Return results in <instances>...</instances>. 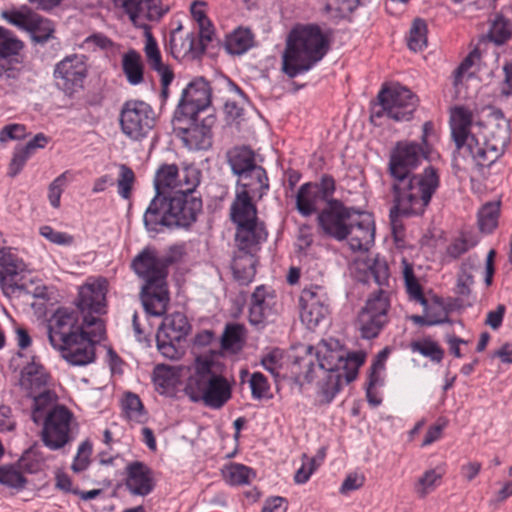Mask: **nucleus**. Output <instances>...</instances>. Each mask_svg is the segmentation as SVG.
<instances>
[{
	"label": "nucleus",
	"mask_w": 512,
	"mask_h": 512,
	"mask_svg": "<svg viewBox=\"0 0 512 512\" xmlns=\"http://www.w3.org/2000/svg\"><path fill=\"white\" fill-rule=\"evenodd\" d=\"M119 124L126 137L133 141H141L154 128L156 115L150 104L142 100L130 99L122 104Z\"/></svg>",
	"instance_id": "9b49d317"
},
{
	"label": "nucleus",
	"mask_w": 512,
	"mask_h": 512,
	"mask_svg": "<svg viewBox=\"0 0 512 512\" xmlns=\"http://www.w3.org/2000/svg\"><path fill=\"white\" fill-rule=\"evenodd\" d=\"M1 17L27 33L36 55L42 61L53 60L62 50V42L56 35L54 21L38 14L27 5L3 10Z\"/></svg>",
	"instance_id": "423d86ee"
},
{
	"label": "nucleus",
	"mask_w": 512,
	"mask_h": 512,
	"mask_svg": "<svg viewBox=\"0 0 512 512\" xmlns=\"http://www.w3.org/2000/svg\"><path fill=\"white\" fill-rule=\"evenodd\" d=\"M114 2H122L133 25H137V19L142 18L148 21H158L166 12L159 6V0H114Z\"/></svg>",
	"instance_id": "7c9ffc66"
},
{
	"label": "nucleus",
	"mask_w": 512,
	"mask_h": 512,
	"mask_svg": "<svg viewBox=\"0 0 512 512\" xmlns=\"http://www.w3.org/2000/svg\"><path fill=\"white\" fill-rule=\"evenodd\" d=\"M226 156L232 173L237 177L261 166L256 163L255 152L246 145L231 148Z\"/></svg>",
	"instance_id": "473e14b6"
},
{
	"label": "nucleus",
	"mask_w": 512,
	"mask_h": 512,
	"mask_svg": "<svg viewBox=\"0 0 512 512\" xmlns=\"http://www.w3.org/2000/svg\"><path fill=\"white\" fill-rule=\"evenodd\" d=\"M236 225L235 241L240 251L253 256L260 250V244L268 237L265 223L257 220H250Z\"/></svg>",
	"instance_id": "393cba45"
},
{
	"label": "nucleus",
	"mask_w": 512,
	"mask_h": 512,
	"mask_svg": "<svg viewBox=\"0 0 512 512\" xmlns=\"http://www.w3.org/2000/svg\"><path fill=\"white\" fill-rule=\"evenodd\" d=\"M429 155L423 145L410 140L397 141L390 152L387 171L392 182L388 218L391 235L399 249L406 247L403 219L423 217L440 186V176L434 166L428 165L421 172H415Z\"/></svg>",
	"instance_id": "f257e3e1"
},
{
	"label": "nucleus",
	"mask_w": 512,
	"mask_h": 512,
	"mask_svg": "<svg viewBox=\"0 0 512 512\" xmlns=\"http://www.w3.org/2000/svg\"><path fill=\"white\" fill-rule=\"evenodd\" d=\"M289 378L300 388L305 383H312L318 376V370L314 361V347L307 346L304 355L296 356L289 367Z\"/></svg>",
	"instance_id": "c756f323"
},
{
	"label": "nucleus",
	"mask_w": 512,
	"mask_h": 512,
	"mask_svg": "<svg viewBox=\"0 0 512 512\" xmlns=\"http://www.w3.org/2000/svg\"><path fill=\"white\" fill-rule=\"evenodd\" d=\"M273 293L267 290H254L249 305V321L253 325L262 324L266 318V312L270 310V301L274 299Z\"/></svg>",
	"instance_id": "e433bc0d"
},
{
	"label": "nucleus",
	"mask_w": 512,
	"mask_h": 512,
	"mask_svg": "<svg viewBox=\"0 0 512 512\" xmlns=\"http://www.w3.org/2000/svg\"><path fill=\"white\" fill-rule=\"evenodd\" d=\"M178 178L179 168L176 164H161L156 170L153 180L155 193L169 196L172 192L179 191L177 189Z\"/></svg>",
	"instance_id": "72a5a7b5"
},
{
	"label": "nucleus",
	"mask_w": 512,
	"mask_h": 512,
	"mask_svg": "<svg viewBox=\"0 0 512 512\" xmlns=\"http://www.w3.org/2000/svg\"><path fill=\"white\" fill-rule=\"evenodd\" d=\"M26 126L23 124H8L0 130V142L20 140L26 137Z\"/></svg>",
	"instance_id": "338daca9"
},
{
	"label": "nucleus",
	"mask_w": 512,
	"mask_h": 512,
	"mask_svg": "<svg viewBox=\"0 0 512 512\" xmlns=\"http://www.w3.org/2000/svg\"><path fill=\"white\" fill-rule=\"evenodd\" d=\"M143 225L150 237L176 230L169 196L155 193L144 211Z\"/></svg>",
	"instance_id": "6ab92c4d"
},
{
	"label": "nucleus",
	"mask_w": 512,
	"mask_h": 512,
	"mask_svg": "<svg viewBox=\"0 0 512 512\" xmlns=\"http://www.w3.org/2000/svg\"><path fill=\"white\" fill-rule=\"evenodd\" d=\"M24 48V43L13 33L0 26V60H10L20 63L18 57L21 50Z\"/></svg>",
	"instance_id": "4c0bfd02"
},
{
	"label": "nucleus",
	"mask_w": 512,
	"mask_h": 512,
	"mask_svg": "<svg viewBox=\"0 0 512 512\" xmlns=\"http://www.w3.org/2000/svg\"><path fill=\"white\" fill-rule=\"evenodd\" d=\"M269 190L270 180L267 171L260 166L239 176L235 191H244L248 195L254 196L256 201H261L268 195Z\"/></svg>",
	"instance_id": "c85d7f7f"
},
{
	"label": "nucleus",
	"mask_w": 512,
	"mask_h": 512,
	"mask_svg": "<svg viewBox=\"0 0 512 512\" xmlns=\"http://www.w3.org/2000/svg\"><path fill=\"white\" fill-rule=\"evenodd\" d=\"M482 266L476 255L468 256L462 263L457 274V288H470L475 284L477 275H481Z\"/></svg>",
	"instance_id": "a19ab883"
},
{
	"label": "nucleus",
	"mask_w": 512,
	"mask_h": 512,
	"mask_svg": "<svg viewBox=\"0 0 512 512\" xmlns=\"http://www.w3.org/2000/svg\"><path fill=\"white\" fill-rule=\"evenodd\" d=\"M444 476V471L440 468L426 470L415 484V492L419 498H425L434 491L440 484Z\"/></svg>",
	"instance_id": "8fccbe9b"
},
{
	"label": "nucleus",
	"mask_w": 512,
	"mask_h": 512,
	"mask_svg": "<svg viewBox=\"0 0 512 512\" xmlns=\"http://www.w3.org/2000/svg\"><path fill=\"white\" fill-rule=\"evenodd\" d=\"M223 368L224 365L212 357H197L195 371L184 386L185 395L194 403L221 409L232 398V386L222 375Z\"/></svg>",
	"instance_id": "39448f33"
},
{
	"label": "nucleus",
	"mask_w": 512,
	"mask_h": 512,
	"mask_svg": "<svg viewBox=\"0 0 512 512\" xmlns=\"http://www.w3.org/2000/svg\"><path fill=\"white\" fill-rule=\"evenodd\" d=\"M354 278L362 284H370L373 281L379 288L384 286L391 288L396 283V280L393 279V284H391L388 262L385 257L379 254L367 258L362 264L358 265L354 271Z\"/></svg>",
	"instance_id": "b1692460"
},
{
	"label": "nucleus",
	"mask_w": 512,
	"mask_h": 512,
	"mask_svg": "<svg viewBox=\"0 0 512 512\" xmlns=\"http://www.w3.org/2000/svg\"><path fill=\"white\" fill-rule=\"evenodd\" d=\"M92 454V444L85 440L83 441L77 450V454L75 455L71 469L74 473H80L85 471L90 465V456Z\"/></svg>",
	"instance_id": "bf43d9fd"
},
{
	"label": "nucleus",
	"mask_w": 512,
	"mask_h": 512,
	"mask_svg": "<svg viewBox=\"0 0 512 512\" xmlns=\"http://www.w3.org/2000/svg\"><path fill=\"white\" fill-rule=\"evenodd\" d=\"M175 229H189L203 211V201L198 191L182 190L169 195Z\"/></svg>",
	"instance_id": "aec40b11"
},
{
	"label": "nucleus",
	"mask_w": 512,
	"mask_h": 512,
	"mask_svg": "<svg viewBox=\"0 0 512 512\" xmlns=\"http://www.w3.org/2000/svg\"><path fill=\"white\" fill-rule=\"evenodd\" d=\"M502 70L504 78L500 83V95L510 98L512 97V59L505 61Z\"/></svg>",
	"instance_id": "774afa93"
},
{
	"label": "nucleus",
	"mask_w": 512,
	"mask_h": 512,
	"mask_svg": "<svg viewBox=\"0 0 512 512\" xmlns=\"http://www.w3.org/2000/svg\"><path fill=\"white\" fill-rule=\"evenodd\" d=\"M123 476V484L132 496L145 497L152 493L156 486L153 470L142 461L127 463Z\"/></svg>",
	"instance_id": "5701e85b"
},
{
	"label": "nucleus",
	"mask_w": 512,
	"mask_h": 512,
	"mask_svg": "<svg viewBox=\"0 0 512 512\" xmlns=\"http://www.w3.org/2000/svg\"><path fill=\"white\" fill-rule=\"evenodd\" d=\"M336 192V180L331 174H322L318 181L303 183L295 196V208L302 217L318 214L320 205L330 201Z\"/></svg>",
	"instance_id": "ddd939ff"
},
{
	"label": "nucleus",
	"mask_w": 512,
	"mask_h": 512,
	"mask_svg": "<svg viewBox=\"0 0 512 512\" xmlns=\"http://www.w3.org/2000/svg\"><path fill=\"white\" fill-rule=\"evenodd\" d=\"M72 412L64 405L57 404L51 408L42 420V442L51 450H58L70 441V424Z\"/></svg>",
	"instance_id": "dca6fc26"
},
{
	"label": "nucleus",
	"mask_w": 512,
	"mask_h": 512,
	"mask_svg": "<svg viewBox=\"0 0 512 512\" xmlns=\"http://www.w3.org/2000/svg\"><path fill=\"white\" fill-rule=\"evenodd\" d=\"M377 99L381 110L375 112V116L380 118L386 115L395 121L411 120L419 104L418 96L402 85L383 86Z\"/></svg>",
	"instance_id": "f8f14e48"
},
{
	"label": "nucleus",
	"mask_w": 512,
	"mask_h": 512,
	"mask_svg": "<svg viewBox=\"0 0 512 512\" xmlns=\"http://www.w3.org/2000/svg\"><path fill=\"white\" fill-rule=\"evenodd\" d=\"M27 396L33 399L31 419L39 425L46 416V409L57 399V396L49 388L42 389L35 394H27Z\"/></svg>",
	"instance_id": "37998d69"
},
{
	"label": "nucleus",
	"mask_w": 512,
	"mask_h": 512,
	"mask_svg": "<svg viewBox=\"0 0 512 512\" xmlns=\"http://www.w3.org/2000/svg\"><path fill=\"white\" fill-rule=\"evenodd\" d=\"M254 45V35L248 28L238 27L225 38L224 47L230 55H242Z\"/></svg>",
	"instance_id": "f704fd0d"
},
{
	"label": "nucleus",
	"mask_w": 512,
	"mask_h": 512,
	"mask_svg": "<svg viewBox=\"0 0 512 512\" xmlns=\"http://www.w3.org/2000/svg\"><path fill=\"white\" fill-rule=\"evenodd\" d=\"M255 475L253 470L239 463L230 464L226 470L223 471L225 481L230 485H245L250 481V476Z\"/></svg>",
	"instance_id": "864d4df0"
},
{
	"label": "nucleus",
	"mask_w": 512,
	"mask_h": 512,
	"mask_svg": "<svg viewBox=\"0 0 512 512\" xmlns=\"http://www.w3.org/2000/svg\"><path fill=\"white\" fill-rule=\"evenodd\" d=\"M480 59L481 52L479 48L476 47L472 49L454 71L455 83L460 82L464 73H466Z\"/></svg>",
	"instance_id": "69168bd1"
},
{
	"label": "nucleus",
	"mask_w": 512,
	"mask_h": 512,
	"mask_svg": "<svg viewBox=\"0 0 512 512\" xmlns=\"http://www.w3.org/2000/svg\"><path fill=\"white\" fill-rule=\"evenodd\" d=\"M488 37L495 45H504L512 37V22L502 13H497L492 20Z\"/></svg>",
	"instance_id": "c03bdc74"
},
{
	"label": "nucleus",
	"mask_w": 512,
	"mask_h": 512,
	"mask_svg": "<svg viewBox=\"0 0 512 512\" xmlns=\"http://www.w3.org/2000/svg\"><path fill=\"white\" fill-rule=\"evenodd\" d=\"M86 56L71 54L59 61L53 71V77L58 89L72 96L83 87L87 76Z\"/></svg>",
	"instance_id": "f3484780"
},
{
	"label": "nucleus",
	"mask_w": 512,
	"mask_h": 512,
	"mask_svg": "<svg viewBox=\"0 0 512 512\" xmlns=\"http://www.w3.org/2000/svg\"><path fill=\"white\" fill-rule=\"evenodd\" d=\"M212 100V88L209 81L203 77H195L182 90L174 113H187L200 115L210 105Z\"/></svg>",
	"instance_id": "412c9836"
},
{
	"label": "nucleus",
	"mask_w": 512,
	"mask_h": 512,
	"mask_svg": "<svg viewBox=\"0 0 512 512\" xmlns=\"http://www.w3.org/2000/svg\"><path fill=\"white\" fill-rule=\"evenodd\" d=\"M186 255L185 243L170 245L162 256L155 246L146 245L133 257L130 267L143 281L141 288H168L171 265L178 264Z\"/></svg>",
	"instance_id": "0eeeda50"
},
{
	"label": "nucleus",
	"mask_w": 512,
	"mask_h": 512,
	"mask_svg": "<svg viewBox=\"0 0 512 512\" xmlns=\"http://www.w3.org/2000/svg\"><path fill=\"white\" fill-rule=\"evenodd\" d=\"M473 114L465 106H455L450 113L451 137L463 157H471L479 168L493 165L505 152L510 136L509 131L495 141L485 140L482 144L471 133Z\"/></svg>",
	"instance_id": "20e7f679"
},
{
	"label": "nucleus",
	"mask_w": 512,
	"mask_h": 512,
	"mask_svg": "<svg viewBox=\"0 0 512 512\" xmlns=\"http://www.w3.org/2000/svg\"><path fill=\"white\" fill-rule=\"evenodd\" d=\"M16 464L23 474H35L41 470L42 461L38 459L35 453L27 450Z\"/></svg>",
	"instance_id": "0e129e2a"
},
{
	"label": "nucleus",
	"mask_w": 512,
	"mask_h": 512,
	"mask_svg": "<svg viewBox=\"0 0 512 512\" xmlns=\"http://www.w3.org/2000/svg\"><path fill=\"white\" fill-rule=\"evenodd\" d=\"M123 410L129 418L140 420L146 415L144 405L140 397L132 392H127L122 401Z\"/></svg>",
	"instance_id": "13d9d810"
},
{
	"label": "nucleus",
	"mask_w": 512,
	"mask_h": 512,
	"mask_svg": "<svg viewBox=\"0 0 512 512\" xmlns=\"http://www.w3.org/2000/svg\"><path fill=\"white\" fill-rule=\"evenodd\" d=\"M299 306L301 321L309 329L318 326L328 313V306L315 290H301Z\"/></svg>",
	"instance_id": "bb28decb"
},
{
	"label": "nucleus",
	"mask_w": 512,
	"mask_h": 512,
	"mask_svg": "<svg viewBox=\"0 0 512 512\" xmlns=\"http://www.w3.org/2000/svg\"><path fill=\"white\" fill-rule=\"evenodd\" d=\"M141 19H137V25H134L137 28H142L144 30V36H145V47L144 52L147 58V62L149 66L151 67L154 64H158V62L162 61L161 52L158 47V43L156 39L154 38L151 27L146 24L140 22Z\"/></svg>",
	"instance_id": "603ef678"
},
{
	"label": "nucleus",
	"mask_w": 512,
	"mask_h": 512,
	"mask_svg": "<svg viewBox=\"0 0 512 512\" xmlns=\"http://www.w3.org/2000/svg\"><path fill=\"white\" fill-rule=\"evenodd\" d=\"M410 349L412 352H418L435 363H440L445 355L444 349L430 337L412 341L410 343Z\"/></svg>",
	"instance_id": "49530a36"
},
{
	"label": "nucleus",
	"mask_w": 512,
	"mask_h": 512,
	"mask_svg": "<svg viewBox=\"0 0 512 512\" xmlns=\"http://www.w3.org/2000/svg\"><path fill=\"white\" fill-rule=\"evenodd\" d=\"M251 395L254 399L270 398L268 393L270 391V384L265 375L261 372H254L250 378Z\"/></svg>",
	"instance_id": "680f3d73"
},
{
	"label": "nucleus",
	"mask_w": 512,
	"mask_h": 512,
	"mask_svg": "<svg viewBox=\"0 0 512 512\" xmlns=\"http://www.w3.org/2000/svg\"><path fill=\"white\" fill-rule=\"evenodd\" d=\"M35 360L36 356H33L31 361L20 371L19 385L27 394H35L48 388L51 381V375L44 365Z\"/></svg>",
	"instance_id": "cd10ccee"
},
{
	"label": "nucleus",
	"mask_w": 512,
	"mask_h": 512,
	"mask_svg": "<svg viewBox=\"0 0 512 512\" xmlns=\"http://www.w3.org/2000/svg\"><path fill=\"white\" fill-rule=\"evenodd\" d=\"M140 299L146 313L152 316L163 315L168 307L169 290H140Z\"/></svg>",
	"instance_id": "c9c22d12"
},
{
	"label": "nucleus",
	"mask_w": 512,
	"mask_h": 512,
	"mask_svg": "<svg viewBox=\"0 0 512 512\" xmlns=\"http://www.w3.org/2000/svg\"><path fill=\"white\" fill-rule=\"evenodd\" d=\"M201 182V172L194 166H186L179 172L177 189L187 193V190L197 191L196 188Z\"/></svg>",
	"instance_id": "6e6d98bb"
},
{
	"label": "nucleus",
	"mask_w": 512,
	"mask_h": 512,
	"mask_svg": "<svg viewBox=\"0 0 512 512\" xmlns=\"http://www.w3.org/2000/svg\"><path fill=\"white\" fill-rule=\"evenodd\" d=\"M0 286L1 288H47L40 273L28 269L26 263L16 254L9 251L0 253Z\"/></svg>",
	"instance_id": "2eb2a0df"
},
{
	"label": "nucleus",
	"mask_w": 512,
	"mask_h": 512,
	"mask_svg": "<svg viewBox=\"0 0 512 512\" xmlns=\"http://www.w3.org/2000/svg\"><path fill=\"white\" fill-rule=\"evenodd\" d=\"M181 26L172 30L169 34V39L165 44V50L177 60L187 56V36L183 39L178 37V32Z\"/></svg>",
	"instance_id": "4d7b16f0"
},
{
	"label": "nucleus",
	"mask_w": 512,
	"mask_h": 512,
	"mask_svg": "<svg viewBox=\"0 0 512 512\" xmlns=\"http://www.w3.org/2000/svg\"><path fill=\"white\" fill-rule=\"evenodd\" d=\"M365 358L364 352H349L334 338L318 343L314 348V361L322 374L318 383L322 403L330 404L333 401L342 388L343 378L346 384L356 379Z\"/></svg>",
	"instance_id": "f03ea898"
},
{
	"label": "nucleus",
	"mask_w": 512,
	"mask_h": 512,
	"mask_svg": "<svg viewBox=\"0 0 512 512\" xmlns=\"http://www.w3.org/2000/svg\"><path fill=\"white\" fill-rule=\"evenodd\" d=\"M153 381L161 393L172 391L177 383V373L174 368L160 364L157 365L153 372Z\"/></svg>",
	"instance_id": "3c124183"
},
{
	"label": "nucleus",
	"mask_w": 512,
	"mask_h": 512,
	"mask_svg": "<svg viewBox=\"0 0 512 512\" xmlns=\"http://www.w3.org/2000/svg\"><path fill=\"white\" fill-rule=\"evenodd\" d=\"M244 345V327L240 324H228L221 337V347L237 353Z\"/></svg>",
	"instance_id": "09e8293b"
},
{
	"label": "nucleus",
	"mask_w": 512,
	"mask_h": 512,
	"mask_svg": "<svg viewBox=\"0 0 512 512\" xmlns=\"http://www.w3.org/2000/svg\"><path fill=\"white\" fill-rule=\"evenodd\" d=\"M123 72L131 85H138L143 81V65L139 52L130 49L123 55Z\"/></svg>",
	"instance_id": "79ce46f5"
},
{
	"label": "nucleus",
	"mask_w": 512,
	"mask_h": 512,
	"mask_svg": "<svg viewBox=\"0 0 512 512\" xmlns=\"http://www.w3.org/2000/svg\"><path fill=\"white\" fill-rule=\"evenodd\" d=\"M83 335L74 337L67 341V344L56 348L61 353V357L71 366H87L96 360V346Z\"/></svg>",
	"instance_id": "a878e982"
},
{
	"label": "nucleus",
	"mask_w": 512,
	"mask_h": 512,
	"mask_svg": "<svg viewBox=\"0 0 512 512\" xmlns=\"http://www.w3.org/2000/svg\"><path fill=\"white\" fill-rule=\"evenodd\" d=\"M500 216V203H485L477 213L479 230L484 234H491L498 226Z\"/></svg>",
	"instance_id": "58836bf2"
},
{
	"label": "nucleus",
	"mask_w": 512,
	"mask_h": 512,
	"mask_svg": "<svg viewBox=\"0 0 512 512\" xmlns=\"http://www.w3.org/2000/svg\"><path fill=\"white\" fill-rule=\"evenodd\" d=\"M254 196L244 191H235V198L230 206V219L234 224L257 220L258 209Z\"/></svg>",
	"instance_id": "2f4dec72"
},
{
	"label": "nucleus",
	"mask_w": 512,
	"mask_h": 512,
	"mask_svg": "<svg viewBox=\"0 0 512 512\" xmlns=\"http://www.w3.org/2000/svg\"><path fill=\"white\" fill-rule=\"evenodd\" d=\"M27 483V478L20 471L16 463L0 466V484L17 491H22Z\"/></svg>",
	"instance_id": "de8ad7c7"
},
{
	"label": "nucleus",
	"mask_w": 512,
	"mask_h": 512,
	"mask_svg": "<svg viewBox=\"0 0 512 512\" xmlns=\"http://www.w3.org/2000/svg\"><path fill=\"white\" fill-rule=\"evenodd\" d=\"M105 290H79L75 301L81 312V334L96 346L106 334L105 322L99 317L107 313Z\"/></svg>",
	"instance_id": "1a4fd4ad"
},
{
	"label": "nucleus",
	"mask_w": 512,
	"mask_h": 512,
	"mask_svg": "<svg viewBox=\"0 0 512 512\" xmlns=\"http://www.w3.org/2000/svg\"><path fill=\"white\" fill-rule=\"evenodd\" d=\"M171 122L174 134L189 150H208L212 147V128L217 122L216 115L209 114L200 118V115L173 113Z\"/></svg>",
	"instance_id": "6e6552de"
},
{
	"label": "nucleus",
	"mask_w": 512,
	"mask_h": 512,
	"mask_svg": "<svg viewBox=\"0 0 512 512\" xmlns=\"http://www.w3.org/2000/svg\"><path fill=\"white\" fill-rule=\"evenodd\" d=\"M348 240L351 250L368 251L375 241V221L371 212L357 209L348 224Z\"/></svg>",
	"instance_id": "4be33fe9"
},
{
	"label": "nucleus",
	"mask_w": 512,
	"mask_h": 512,
	"mask_svg": "<svg viewBox=\"0 0 512 512\" xmlns=\"http://www.w3.org/2000/svg\"><path fill=\"white\" fill-rule=\"evenodd\" d=\"M81 312L66 307H59L48 320V339L56 349L67 344L74 337H81Z\"/></svg>",
	"instance_id": "a211bd4d"
},
{
	"label": "nucleus",
	"mask_w": 512,
	"mask_h": 512,
	"mask_svg": "<svg viewBox=\"0 0 512 512\" xmlns=\"http://www.w3.org/2000/svg\"><path fill=\"white\" fill-rule=\"evenodd\" d=\"M428 26L424 19L415 18L407 36V46L413 52L423 51L428 44L427 41Z\"/></svg>",
	"instance_id": "a18cd8bd"
},
{
	"label": "nucleus",
	"mask_w": 512,
	"mask_h": 512,
	"mask_svg": "<svg viewBox=\"0 0 512 512\" xmlns=\"http://www.w3.org/2000/svg\"><path fill=\"white\" fill-rule=\"evenodd\" d=\"M331 37V29L323 30L316 23L295 25L282 55L283 73L295 78L310 71L329 52Z\"/></svg>",
	"instance_id": "7ed1b4c3"
},
{
	"label": "nucleus",
	"mask_w": 512,
	"mask_h": 512,
	"mask_svg": "<svg viewBox=\"0 0 512 512\" xmlns=\"http://www.w3.org/2000/svg\"><path fill=\"white\" fill-rule=\"evenodd\" d=\"M390 307L386 290H376L367 298L355 320V327L362 339L372 340L380 335L389 323Z\"/></svg>",
	"instance_id": "9d476101"
},
{
	"label": "nucleus",
	"mask_w": 512,
	"mask_h": 512,
	"mask_svg": "<svg viewBox=\"0 0 512 512\" xmlns=\"http://www.w3.org/2000/svg\"><path fill=\"white\" fill-rule=\"evenodd\" d=\"M136 176L132 168L126 164L119 165V175L117 179V189L119 196L124 200H130Z\"/></svg>",
	"instance_id": "5fc2aeb1"
},
{
	"label": "nucleus",
	"mask_w": 512,
	"mask_h": 512,
	"mask_svg": "<svg viewBox=\"0 0 512 512\" xmlns=\"http://www.w3.org/2000/svg\"><path fill=\"white\" fill-rule=\"evenodd\" d=\"M40 234L53 244L70 246L74 242L72 235L66 232H60L51 226L45 225L40 228Z\"/></svg>",
	"instance_id": "e2e57ef3"
},
{
	"label": "nucleus",
	"mask_w": 512,
	"mask_h": 512,
	"mask_svg": "<svg viewBox=\"0 0 512 512\" xmlns=\"http://www.w3.org/2000/svg\"><path fill=\"white\" fill-rule=\"evenodd\" d=\"M358 208L346 206L344 202L337 198H332L318 212L316 217L317 227L322 235L335 239L337 241L347 240L348 224Z\"/></svg>",
	"instance_id": "4468645a"
},
{
	"label": "nucleus",
	"mask_w": 512,
	"mask_h": 512,
	"mask_svg": "<svg viewBox=\"0 0 512 512\" xmlns=\"http://www.w3.org/2000/svg\"><path fill=\"white\" fill-rule=\"evenodd\" d=\"M68 171L57 176L48 186V200L53 208L60 207L61 195L67 186Z\"/></svg>",
	"instance_id": "052dcab7"
},
{
	"label": "nucleus",
	"mask_w": 512,
	"mask_h": 512,
	"mask_svg": "<svg viewBox=\"0 0 512 512\" xmlns=\"http://www.w3.org/2000/svg\"><path fill=\"white\" fill-rule=\"evenodd\" d=\"M480 238L472 232H462L459 237L453 239L446 248V257L457 260L469 250L478 245Z\"/></svg>",
	"instance_id": "ea45409f"
}]
</instances>
